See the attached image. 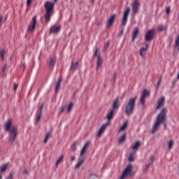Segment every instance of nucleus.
Listing matches in <instances>:
<instances>
[{
	"label": "nucleus",
	"mask_w": 179,
	"mask_h": 179,
	"mask_svg": "<svg viewBox=\"0 0 179 179\" xmlns=\"http://www.w3.org/2000/svg\"><path fill=\"white\" fill-rule=\"evenodd\" d=\"M5 129L8 132L9 136V143L13 144L16 139V137L18 136V131L16 126L12 125L11 120H8L5 124Z\"/></svg>",
	"instance_id": "obj_1"
},
{
	"label": "nucleus",
	"mask_w": 179,
	"mask_h": 179,
	"mask_svg": "<svg viewBox=\"0 0 179 179\" xmlns=\"http://www.w3.org/2000/svg\"><path fill=\"white\" fill-rule=\"evenodd\" d=\"M166 119V110L164 108L162 110L161 113L157 117L156 122L154 126H152V130H151V134H155L156 131L160 127V124L164 122Z\"/></svg>",
	"instance_id": "obj_2"
},
{
	"label": "nucleus",
	"mask_w": 179,
	"mask_h": 179,
	"mask_svg": "<svg viewBox=\"0 0 179 179\" xmlns=\"http://www.w3.org/2000/svg\"><path fill=\"white\" fill-rule=\"evenodd\" d=\"M136 98H131L124 106V113H126L128 116H130L134 113V111L136 108Z\"/></svg>",
	"instance_id": "obj_3"
},
{
	"label": "nucleus",
	"mask_w": 179,
	"mask_h": 179,
	"mask_svg": "<svg viewBox=\"0 0 179 179\" xmlns=\"http://www.w3.org/2000/svg\"><path fill=\"white\" fill-rule=\"evenodd\" d=\"M54 6H55L54 2L47 1L45 3V7L46 9V14H45V17L46 22H48L50 21V17H51V13L53 11Z\"/></svg>",
	"instance_id": "obj_4"
},
{
	"label": "nucleus",
	"mask_w": 179,
	"mask_h": 179,
	"mask_svg": "<svg viewBox=\"0 0 179 179\" xmlns=\"http://www.w3.org/2000/svg\"><path fill=\"white\" fill-rule=\"evenodd\" d=\"M130 10H131L130 8H126L124 10V15H123V17L122 20V25L123 27H125L127 25V20H128V16L129 15Z\"/></svg>",
	"instance_id": "obj_5"
},
{
	"label": "nucleus",
	"mask_w": 179,
	"mask_h": 179,
	"mask_svg": "<svg viewBox=\"0 0 179 179\" xmlns=\"http://www.w3.org/2000/svg\"><path fill=\"white\" fill-rule=\"evenodd\" d=\"M134 167L132 165H128L126 169L124 170L120 179H125L127 176H130L131 175L132 169Z\"/></svg>",
	"instance_id": "obj_6"
},
{
	"label": "nucleus",
	"mask_w": 179,
	"mask_h": 179,
	"mask_svg": "<svg viewBox=\"0 0 179 179\" xmlns=\"http://www.w3.org/2000/svg\"><path fill=\"white\" fill-rule=\"evenodd\" d=\"M150 96V92L148 90H144L141 96L140 102H138L139 105L144 106L145 102V98Z\"/></svg>",
	"instance_id": "obj_7"
},
{
	"label": "nucleus",
	"mask_w": 179,
	"mask_h": 179,
	"mask_svg": "<svg viewBox=\"0 0 179 179\" xmlns=\"http://www.w3.org/2000/svg\"><path fill=\"white\" fill-rule=\"evenodd\" d=\"M37 25H38V22H36V17H34L32 19V22L28 27L27 31L32 32L35 29V28Z\"/></svg>",
	"instance_id": "obj_8"
},
{
	"label": "nucleus",
	"mask_w": 179,
	"mask_h": 179,
	"mask_svg": "<svg viewBox=\"0 0 179 179\" xmlns=\"http://www.w3.org/2000/svg\"><path fill=\"white\" fill-rule=\"evenodd\" d=\"M90 144V141H87L85 145H84L80 150V157H85L86 152L87 151V149L89 148V145Z\"/></svg>",
	"instance_id": "obj_9"
},
{
	"label": "nucleus",
	"mask_w": 179,
	"mask_h": 179,
	"mask_svg": "<svg viewBox=\"0 0 179 179\" xmlns=\"http://www.w3.org/2000/svg\"><path fill=\"white\" fill-rule=\"evenodd\" d=\"M154 35H155V31L149 30L145 35V40L148 42L152 41L154 37Z\"/></svg>",
	"instance_id": "obj_10"
},
{
	"label": "nucleus",
	"mask_w": 179,
	"mask_h": 179,
	"mask_svg": "<svg viewBox=\"0 0 179 179\" xmlns=\"http://www.w3.org/2000/svg\"><path fill=\"white\" fill-rule=\"evenodd\" d=\"M108 125H110V122H107L106 124L101 126L100 129L98 131V134H96V136L98 137L101 136L102 134H103V132L106 131V129Z\"/></svg>",
	"instance_id": "obj_11"
},
{
	"label": "nucleus",
	"mask_w": 179,
	"mask_h": 179,
	"mask_svg": "<svg viewBox=\"0 0 179 179\" xmlns=\"http://www.w3.org/2000/svg\"><path fill=\"white\" fill-rule=\"evenodd\" d=\"M164 103H165V97L162 96L158 100V106H157V109L162 108L164 106Z\"/></svg>",
	"instance_id": "obj_12"
},
{
	"label": "nucleus",
	"mask_w": 179,
	"mask_h": 179,
	"mask_svg": "<svg viewBox=\"0 0 179 179\" xmlns=\"http://www.w3.org/2000/svg\"><path fill=\"white\" fill-rule=\"evenodd\" d=\"M139 6L140 3L137 0H136L132 4L134 13H137L138 12Z\"/></svg>",
	"instance_id": "obj_13"
},
{
	"label": "nucleus",
	"mask_w": 179,
	"mask_h": 179,
	"mask_svg": "<svg viewBox=\"0 0 179 179\" xmlns=\"http://www.w3.org/2000/svg\"><path fill=\"white\" fill-rule=\"evenodd\" d=\"M61 30V26L59 25V26H52L50 28V33H52V34H58Z\"/></svg>",
	"instance_id": "obj_14"
},
{
	"label": "nucleus",
	"mask_w": 179,
	"mask_h": 179,
	"mask_svg": "<svg viewBox=\"0 0 179 179\" xmlns=\"http://www.w3.org/2000/svg\"><path fill=\"white\" fill-rule=\"evenodd\" d=\"M120 108V99H117L114 103L111 110H113L114 112H116L117 110Z\"/></svg>",
	"instance_id": "obj_15"
},
{
	"label": "nucleus",
	"mask_w": 179,
	"mask_h": 179,
	"mask_svg": "<svg viewBox=\"0 0 179 179\" xmlns=\"http://www.w3.org/2000/svg\"><path fill=\"white\" fill-rule=\"evenodd\" d=\"M116 18V15H113L112 16H110V17L109 18L108 22H107V27H110L114 23L115 20Z\"/></svg>",
	"instance_id": "obj_16"
},
{
	"label": "nucleus",
	"mask_w": 179,
	"mask_h": 179,
	"mask_svg": "<svg viewBox=\"0 0 179 179\" xmlns=\"http://www.w3.org/2000/svg\"><path fill=\"white\" fill-rule=\"evenodd\" d=\"M115 113H116L115 111L110 110V113H108L107 120H108V122H109V124H110V120L113 119V116Z\"/></svg>",
	"instance_id": "obj_17"
},
{
	"label": "nucleus",
	"mask_w": 179,
	"mask_h": 179,
	"mask_svg": "<svg viewBox=\"0 0 179 179\" xmlns=\"http://www.w3.org/2000/svg\"><path fill=\"white\" fill-rule=\"evenodd\" d=\"M85 160V157H80L78 158V162L77 165L76 166V169H79L80 166H82Z\"/></svg>",
	"instance_id": "obj_18"
},
{
	"label": "nucleus",
	"mask_w": 179,
	"mask_h": 179,
	"mask_svg": "<svg viewBox=\"0 0 179 179\" xmlns=\"http://www.w3.org/2000/svg\"><path fill=\"white\" fill-rule=\"evenodd\" d=\"M56 61H57V59L56 57H52L50 59V61L49 62V67H50V69H53L54 67H55V65L56 64Z\"/></svg>",
	"instance_id": "obj_19"
},
{
	"label": "nucleus",
	"mask_w": 179,
	"mask_h": 179,
	"mask_svg": "<svg viewBox=\"0 0 179 179\" xmlns=\"http://www.w3.org/2000/svg\"><path fill=\"white\" fill-rule=\"evenodd\" d=\"M141 145V141H136L134 145H131V148L133 150H138Z\"/></svg>",
	"instance_id": "obj_20"
},
{
	"label": "nucleus",
	"mask_w": 179,
	"mask_h": 179,
	"mask_svg": "<svg viewBox=\"0 0 179 179\" xmlns=\"http://www.w3.org/2000/svg\"><path fill=\"white\" fill-rule=\"evenodd\" d=\"M38 115L37 121H41L42 116H43V106L40 107V109L38 110Z\"/></svg>",
	"instance_id": "obj_21"
},
{
	"label": "nucleus",
	"mask_w": 179,
	"mask_h": 179,
	"mask_svg": "<svg viewBox=\"0 0 179 179\" xmlns=\"http://www.w3.org/2000/svg\"><path fill=\"white\" fill-rule=\"evenodd\" d=\"M63 161H64V155H62L59 158H57V161H56V163H55L56 168H57L59 164L63 162Z\"/></svg>",
	"instance_id": "obj_22"
},
{
	"label": "nucleus",
	"mask_w": 179,
	"mask_h": 179,
	"mask_svg": "<svg viewBox=\"0 0 179 179\" xmlns=\"http://www.w3.org/2000/svg\"><path fill=\"white\" fill-rule=\"evenodd\" d=\"M138 34V28H135L134 29V32H133V38H132V41L133 42H134V41L137 38Z\"/></svg>",
	"instance_id": "obj_23"
},
{
	"label": "nucleus",
	"mask_w": 179,
	"mask_h": 179,
	"mask_svg": "<svg viewBox=\"0 0 179 179\" xmlns=\"http://www.w3.org/2000/svg\"><path fill=\"white\" fill-rule=\"evenodd\" d=\"M148 45H146V48H143L141 49L140 55L141 57H144L145 53L148 52Z\"/></svg>",
	"instance_id": "obj_24"
},
{
	"label": "nucleus",
	"mask_w": 179,
	"mask_h": 179,
	"mask_svg": "<svg viewBox=\"0 0 179 179\" xmlns=\"http://www.w3.org/2000/svg\"><path fill=\"white\" fill-rule=\"evenodd\" d=\"M128 127V121L124 122L123 125L121 126L120 129H119V132L123 131L126 130Z\"/></svg>",
	"instance_id": "obj_25"
},
{
	"label": "nucleus",
	"mask_w": 179,
	"mask_h": 179,
	"mask_svg": "<svg viewBox=\"0 0 179 179\" xmlns=\"http://www.w3.org/2000/svg\"><path fill=\"white\" fill-rule=\"evenodd\" d=\"M7 167H8V164H1L0 166V173H4L6 169H7Z\"/></svg>",
	"instance_id": "obj_26"
},
{
	"label": "nucleus",
	"mask_w": 179,
	"mask_h": 179,
	"mask_svg": "<svg viewBox=\"0 0 179 179\" xmlns=\"http://www.w3.org/2000/svg\"><path fill=\"white\" fill-rule=\"evenodd\" d=\"M94 57H96L97 59H101L100 56V49L99 48H96L95 52L94 53Z\"/></svg>",
	"instance_id": "obj_27"
},
{
	"label": "nucleus",
	"mask_w": 179,
	"mask_h": 179,
	"mask_svg": "<svg viewBox=\"0 0 179 179\" xmlns=\"http://www.w3.org/2000/svg\"><path fill=\"white\" fill-rule=\"evenodd\" d=\"M126 140V134H124L122 136L118 139L119 144H122Z\"/></svg>",
	"instance_id": "obj_28"
},
{
	"label": "nucleus",
	"mask_w": 179,
	"mask_h": 179,
	"mask_svg": "<svg viewBox=\"0 0 179 179\" xmlns=\"http://www.w3.org/2000/svg\"><path fill=\"white\" fill-rule=\"evenodd\" d=\"M74 107V103L73 102H70L69 106H68V108H67V112L68 113H71L72 109Z\"/></svg>",
	"instance_id": "obj_29"
},
{
	"label": "nucleus",
	"mask_w": 179,
	"mask_h": 179,
	"mask_svg": "<svg viewBox=\"0 0 179 179\" xmlns=\"http://www.w3.org/2000/svg\"><path fill=\"white\" fill-rule=\"evenodd\" d=\"M103 61L101 58H99L96 63V70L99 69L102 65Z\"/></svg>",
	"instance_id": "obj_30"
},
{
	"label": "nucleus",
	"mask_w": 179,
	"mask_h": 179,
	"mask_svg": "<svg viewBox=\"0 0 179 179\" xmlns=\"http://www.w3.org/2000/svg\"><path fill=\"white\" fill-rule=\"evenodd\" d=\"M167 144L169 145V149H172V148L174 146V140H169V141L167 142Z\"/></svg>",
	"instance_id": "obj_31"
},
{
	"label": "nucleus",
	"mask_w": 179,
	"mask_h": 179,
	"mask_svg": "<svg viewBox=\"0 0 179 179\" xmlns=\"http://www.w3.org/2000/svg\"><path fill=\"white\" fill-rule=\"evenodd\" d=\"M6 53L4 48L0 50V59H3Z\"/></svg>",
	"instance_id": "obj_32"
},
{
	"label": "nucleus",
	"mask_w": 179,
	"mask_h": 179,
	"mask_svg": "<svg viewBox=\"0 0 179 179\" xmlns=\"http://www.w3.org/2000/svg\"><path fill=\"white\" fill-rule=\"evenodd\" d=\"M62 79L60 78L59 81H57V84H56L55 87V92H57L60 89V83H61Z\"/></svg>",
	"instance_id": "obj_33"
},
{
	"label": "nucleus",
	"mask_w": 179,
	"mask_h": 179,
	"mask_svg": "<svg viewBox=\"0 0 179 179\" xmlns=\"http://www.w3.org/2000/svg\"><path fill=\"white\" fill-rule=\"evenodd\" d=\"M134 160H135V152H131L130 154L129 161V162H134Z\"/></svg>",
	"instance_id": "obj_34"
},
{
	"label": "nucleus",
	"mask_w": 179,
	"mask_h": 179,
	"mask_svg": "<svg viewBox=\"0 0 179 179\" xmlns=\"http://www.w3.org/2000/svg\"><path fill=\"white\" fill-rule=\"evenodd\" d=\"M166 25H159L158 27V30L160 31H162L164 30H166Z\"/></svg>",
	"instance_id": "obj_35"
},
{
	"label": "nucleus",
	"mask_w": 179,
	"mask_h": 179,
	"mask_svg": "<svg viewBox=\"0 0 179 179\" xmlns=\"http://www.w3.org/2000/svg\"><path fill=\"white\" fill-rule=\"evenodd\" d=\"M50 137H51V133H50V132H49V133H48V134H46V136H45V141H44V143H47V142H48V139H49Z\"/></svg>",
	"instance_id": "obj_36"
},
{
	"label": "nucleus",
	"mask_w": 179,
	"mask_h": 179,
	"mask_svg": "<svg viewBox=\"0 0 179 179\" xmlns=\"http://www.w3.org/2000/svg\"><path fill=\"white\" fill-rule=\"evenodd\" d=\"M175 45L176 47L179 48V34L175 40Z\"/></svg>",
	"instance_id": "obj_37"
},
{
	"label": "nucleus",
	"mask_w": 179,
	"mask_h": 179,
	"mask_svg": "<svg viewBox=\"0 0 179 179\" xmlns=\"http://www.w3.org/2000/svg\"><path fill=\"white\" fill-rule=\"evenodd\" d=\"M109 46H110V42H107L103 49L104 52H106L108 50Z\"/></svg>",
	"instance_id": "obj_38"
},
{
	"label": "nucleus",
	"mask_w": 179,
	"mask_h": 179,
	"mask_svg": "<svg viewBox=\"0 0 179 179\" xmlns=\"http://www.w3.org/2000/svg\"><path fill=\"white\" fill-rule=\"evenodd\" d=\"M78 64V62H76V63H72L71 69L73 70L77 69Z\"/></svg>",
	"instance_id": "obj_39"
},
{
	"label": "nucleus",
	"mask_w": 179,
	"mask_h": 179,
	"mask_svg": "<svg viewBox=\"0 0 179 179\" xmlns=\"http://www.w3.org/2000/svg\"><path fill=\"white\" fill-rule=\"evenodd\" d=\"M155 160V158L154 156H151L150 158V162L149 163H152V164H153L154 161Z\"/></svg>",
	"instance_id": "obj_40"
},
{
	"label": "nucleus",
	"mask_w": 179,
	"mask_h": 179,
	"mask_svg": "<svg viewBox=\"0 0 179 179\" xmlns=\"http://www.w3.org/2000/svg\"><path fill=\"white\" fill-rule=\"evenodd\" d=\"M76 145H77V142H74L73 145H72V150L75 151L76 150Z\"/></svg>",
	"instance_id": "obj_41"
},
{
	"label": "nucleus",
	"mask_w": 179,
	"mask_h": 179,
	"mask_svg": "<svg viewBox=\"0 0 179 179\" xmlns=\"http://www.w3.org/2000/svg\"><path fill=\"white\" fill-rule=\"evenodd\" d=\"M17 87H18V85H17V84L14 83V85H13V90H14L15 92L17 91Z\"/></svg>",
	"instance_id": "obj_42"
},
{
	"label": "nucleus",
	"mask_w": 179,
	"mask_h": 179,
	"mask_svg": "<svg viewBox=\"0 0 179 179\" xmlns=\"http://www.w3.org/2000/svg\"><path fill=\"white\" fill-rule=\"evenodd\" d=\"M152 164H153L149 162V164L145 166V169H148L150 167V166H152Z\"/></svg>",
	"instance_id": "obj_43"
},
{
	"label": "nucleus",
	"mask_w": 179,
	"mask_h": 179,
	"mask_svg": "<svg viewBox=\"0 0 179 179\" xmlns=\"http://www.w3.org/2000/svg\"><path fill=\"white\" fill-rule=\"evenodd\" d=\"M31 2H32V0H27V6H30L31 3Z\"/></svg>",
	"instance_id": "obj_44"
},
{
	"label": "nucleus",
	"mask_w": 179,
	"mask_h": 179,
	"mask_svg": "<svg viewBox=\"0 0 179 179\" xmlns=\"http://www.w3.org/2000/svg\"><path fill=\"white\" fill-rule=\"evenodd\" d=\"M7 68V65H4V66H3V69H1V71H3V72H5L6 69Z\"/></svg>",
	"instance_id": "obj_45"
},
{
	"label": "nucleus",
	"mask_w": 179,
	"mask_h": 179,
	"mask_svg": "<svg viewBox=\"0 0 179 179\" xmlns=\"http://www.w3.org/2000/svg\"><path fill=\"white\" fill-rule=\"evenodd\" d=\"M13 173H10V176L8 178H6V179H13Z\"/></svg>",
	"instance_id": "obj_46"
},
{
	"label": "nucleus",
	"mask_w": 179,
	"mask_h": 179,
	"mask_svg": "<svg viewBox=\"0 0 179 179\" xmlns=\"http://www.w3.org/2000/svg\"><path fill=\"white\" fill-rule=\"evenodd\" d=\"M171 12V9L169 7L166 8V14H169Z\"/></svg>",
	"instance_id": "obj_47"
},
{
	"label": "nucleus",
	"mask_w": 179,
	"mask_h": 179,
	"mask_svg": "<svg viewBox=\"0 0 179 179\" xmlns=\"http://www.w3.org/2000/svg\"><path fill=\"white\" fill-rule=\"evenodd\" d=\"M2 20H3V17L0 16V27L2 26Z\"/></svg>",
	"instance_id": "obj_48"
},
{
	"label": "nucleus",
	"mask_w": 179,
	"mask_h": 179,
	"mask_svg": "<svg viewBox=\"0 0 179 179\" xmlns=\"http://www.w3.org/2000/svg\"><path fill=\"white\" fill-rule=\"evenodd\" d=\"M29 173V171H28V170H25L24 171V174L28 175Z\"/></svg>",
	"instance_id": "obj_49"
},
{
	"label": "nucleus",
	"mask_w": 179,
	"mask_h": 179,
	"mask_svg": "<svg viewBox=\"0 0 179 179\" xmlns=\"http://www.w3.org/2000/svg\"><path fill=\"white\" fill-rule=\"evenodd\" d=\"M75 159H76L75 156H71V160L72 162H73Z\"/></svg>",
	"instance_id": "obj_50"
},
{
	"label": "nucleus",
	"mask_w": 179,
	"mask_h": 179,
	"mask_svg": "<svg viewBox=\"0 0 179 179\" xmlns=\"http://www.w3.org/2000/svg\"><path fill=\"white\" fill-rule=\"evenodd\" d=\"M63 110H64V108H60V113H62L63 112Z\"/></svg>",
	"instance_id": "obj_51"
},
{
	"label": "nucleus",
	"mask_w": 179,
	"mask_h": 179,
	"mask_svg": "<svg viewBox=\"0 0 179 179\" xmlns=\"http://www.w3.org/2000/svg\"><path fill=\"white\" fill-rule=\"evenodd\" d=\"M0 179H2V173H0Z\"/></svg>",
	"instance_id": "obj_52"
},
{
	"label": "nucleus",
	"mask_w": 179,
	"mask_h": 179,
	"mask_svg": "<svg viewBox=\"0 0 179 179\" xmlns=\"http://www.w3.org/2000/svg\"><path fill=\"white\" fill-rule=\"evenodd\" d=\"M177 79L179 80V72H178V74L177 76Z\"/></svg>",
	"instance_id": "obj_53"
},
{
	"label": "nucleus",
	"mask_w": 179,
	"mask_h": 179,
	"mask_svg": "<svg viewBox=\"0 0 179 179\" xmlns=\"http://www.w3.org/2000/svg\"><path fill=\"white\" fill-rule=\"evenodd\" d=\"M91 1H92V3H94V0H91Z\"/></svg>",
	"instance_id": "obj_54"
},
{
	"label": "nucleus",
	"mask_w": 179,
	"mask_h": 179,
	"mask_svg": "<svg viewBox=\"0 0 179 179\" xmlns=\"http://www.w3.org/2000/svg\"><path fill=\"white\" fill-rule=\"evenodd\" d=\"M160 84V80L158 82V85H159Z\"/></svg>",
	"instance_id": "obj_55"
},
{
	"label": "nucleus",
	"mask_w": 179,
	"mask_h": 179,
	"mask_svg": "<svg viewBox=\"0 0 179 179\" xmlns=\"http://www.w3.org/2000/svg\"><path fill=\"white\" fill-rule=\"evenodd\" d=\"M122 33H123V30L121 31V34H122Z\"/></svg>",
	"instance_id": "obj_56"
},
{
	"label": "nucleus",
	"mask_w": 179,
	"mask_h": 179,
	"mask_svg": "<svg viewBox=\"0 0 179 179\" xmlns=\"http://www.w3.org/2000/svg\"><path fill=\"white\" fill-rule=\"evenodd\" d=\"M115 78H116V74H115Z\"/></svg>",
	"instance_id": "obj_57"
},
{
	"label": "nucleus",
	"mask_w": 179,
	"mask_h": 179,
	"mask_svg": "<svg viewBox=\"0 0 179 179\" xmlns=\"http://www.w3.org/2000/svg\"><path fill=\"white\" fill-rule=\"evenodd\" d=\"M57 0H55V2H57Z\"/></svg>",
	"instance_id": "obj_58"
},
{
	"label": "nucleus",
	"mask_w": 179,
	"mask_h": 179,
	"mask_svg": "<svg viewBox=\"0 0 179 179\" xmlns=\"http://www.w3.org/2000/svg\"><path fill=\"white\" fill-rule=\"evenodd\" d=\"M178 20H179V14H178Z\"/></svg>",
	"instance_id": "obj_59"
},
{
	"label": "nucleus",
	"mask_w": 179,
	"mask_h": 179,
	"mask_svg": "<svg viewBox=\"0 0 179 179\" xmlns=\"http://www.w3.org/2000/svg\"><path fill=\"white\" fill-rule=\"evenodd\" d=\"M178 169H179V167H178ZM178 171H179V169H178Z\"/></svg>",
	"instance_id": "obj_60"
}]
</instances>
